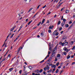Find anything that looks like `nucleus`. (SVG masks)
<instances>
[{
    "label": "nucleus",
    "mask_w": 75,
    "mask_h": 75,
    "mask_svg": "<svg viewBox=\"0 0 75 75\" xmlns=\"http://www.w3.org/2000/svg\"><path fill=\"white\" fill-rule=\"evenodd\" d=\"M50 53H51V52L50 51H49L48 52V55L50 54Z\"/></svg>",
    "instance_id": "13d9d810"
},
{
    "label": "nucleus",
    "mask_w": 75,
    "mask_h": 75,
    "mask_svg": "<svg viewBox=\"0 0 75 75\" xmlns=\"http://www.w3.org/2000/svg\"><path fill=\"white\" fill-rule=\"evenodd\" d=\"M11 35V32H10L9 33L8 35L7 36V38H8V37L10 35Z\"/></svg>",
    "instance_id": "9d476101"
},
{
    "label": "nucleus",
    "mask_w": 75,
    "mask_h": 75,
    "mask_svg": "<svg viewBox=\"0 0 75 75\" xmlns=\"http://www.w3.org/2000/svg\"><path fill=\"white\" fill-rule=\"evenodd\" d=\"M48 65H49V66H51L52 65V64H51L50 62L48 63Z\"/></svg>",
    "instance_id": "393cba45"
},
{
    "label": "nucleus",
    "mask_w": 75,
    "mask_h": 75,
    "mask_svg": "<svg viewBox=\"0 0 75 75\" xmlns=\"http://www.w3.org/2000/svg\"><path fill=\"white\" fill-rule=\"evenodd\" d=\"M38 13V12L37 13H36V14L33 16V18H34V17H35L37 15V14Z\"/></svg>",
    "instance_id": "4be33fe9"
},
{
    "label": "nucleus",
    "mask_w": 75,
    "mask_h": 75,
    "mask_svg": "<svg viewBox=\"0 0 75 75\" xmlns=\"http://www.w3.org/2000/svg\"><path fill=\"white\" fill-rule=\"evenodd\" d=\"M56 33H57V30H55L53 33H52L53 35H55V34H56Z\"/></svg>",
    "instance_id": "7ed1b4c3"
},
{
    "label": "nucleus",
    "mask_w": 75,
    "mask_h": 75,
    "mask_svg": "<svg viewBox=\"0 0 75 75\" xmlns=\"http://www.w3.org/2000/svg\"><path fill=\"white\" fill-rule=\"evenodd\" d=\"M14 35V34H13L10 37V38H12L13 37V35Z\"/></svg>",
    "instance_id": "cd10ccee"
},
{
    "label": "nucleus",
    "mask_w": 75,
    "mask_h": 75,
    "mask_svg": "<svg viewBox=\"0 0 75 75\" xmlns=\"http://www.w3.org/2000/svg\"><path fill=\"white\" fill-rule=\"evenodd\" d=\"M6 57H4V58H3L2 60L3 61H5L6 60Z\"/></svg>",
    "instance_id": "f3484780"
},
{
    "label": "nucleus",
    "mask_w": 75,
    "mask_h": 75,
    "mask_svg": "<svg viewBox=\"0 0 75 75\" xmlns=\"http://www.w3.org/2000/svg\"><path fill=\"white\" fill-rule=\"evenodd\" d=\"M57 60H58V59L57 58H55V61H57Z\"/></svg>",
    "instance_id": "5fc2aeb1"
},
{
    "label": "nucleus",
    "mask_w": 75,
    "mask_h": 75,
    "mask_svg": "<svg viewBox=\"0 0 75 75\" xmlns=\"http://www.w3.org/2000/svg\"><path fill=\"white\" fill-rule=\"evenodd\" d=\"M71 57V56H70V55H68V56H67V59H68L69 58H70Z\"/></svg>",
    "instance_id": "6e6552de"
},
{
    "label": "nucleus",
    "mask_w": 75,
    "mask_h": 75,
    "mask_svg": "<svg viewBox=\"0 0 75 75\" xmlns=\"http://www.w3.org/2000/svg\"><path fill=\"white\" fill-rule=\"evenodd\" d=\"M38 71H39V70L38 69L36 70L35 71V72H38Z\"/></svg>",
    "instance_id": "473e14b6"
},
{
    "label": "nucleus",
    "mask_w": 75,
    "mask_h": 75,
    "mask_svg": "<svg viewBox=\"0 0 75 75\" xmlns=\"http://www.w3.org/2000/svg\"><path fill=\"white\" fill-rule=\"evenodd\" d=\"M11 57V56H10V54H9L7 58H8V57L10 58Z\"/></svg>",
    "instance_id": "c9c22d12"
},
{
    "label": "nucleus",
    "mask_w": 75,
    "mask_h": 75,
    "mask_svg": "<svg viewBox=\"0 0 75 75\" xmlns=\"http://www.w3.org/2000/svg\"><path fill=\"white\" fill-rule=\"evenodd\" d=\"M69 49L68 50V49H67L66 52H68V51H69Z\"/></svg>",
    "instance_id": "8fccbe9b"
},
{
    "label": "nucleus",
    "mask_w": 75,
    "mask_h": 75,
    "mask_svg": "<svg viewBox=\"0 0 75 75\" xmlns=\"http://www.w3.org/2000/svg\"><path fill=\"white\" fill-rule=\"evenodd\" d=\"M65 27L68 28L69 27V25L68 24H66L65 25Z\"/></svg>",
    "instance_id": "4468645a"
},
{
    "label": "nucleus",
    "mask_w": 75,
    "mask_h": 75,
    "mask_svg": "<svg viewBox=\"0 0 75 75\" xmlns=\"http://www.w3.org/2000/svg\"><path fill=\"white\" fill-rule=\"evenodd\" d=\"M65 22H63L61 24V25L62 27H64V25H65Z\"/></svg>",
    "instance_id": "f03ea898"
},
{
    "label": "nucleus",
    "mask_w": 75,
    "mask_h": 75,
    "mask_svg": "<svg viewBox=\"0 0 75 75\" xmlns=\"http://www.w3.org/2000/svg\"><path fill=\"white\" fill-rule=\"evenodd\" d=\"M62 29V28L61 27L59 29V31H61Z\"/></svg>",
    "instance_id": "58836bf2"
},
{
    "label": "nucleus",
    "mask_w": 75,
    "mask_h": 75,
    "mask_svg": "<svg viewBox=\"0 0 75 75\" xmlns=\"http://www.w3.org/2000/svg\"><path fill=\"white\" fill-rule=\"evenodd\" d=\"M28 21V19H27L26 20H25V21L26 22H27Z\"/></svg>",
    "instance_id": "bf43d9fd"
},
{
    "label": "nucleus",
    "mask_w": 75,
    "mask_h": 75,
    "mask_svg": "<svg viewBox=\"0 0 75 75\" xmlns=\"http://www.w3.org/2000/svg\"><path fill=\"white\" fill-rule=\"evenodd\" d=\"M63 3V2H62V3H61L59 5V6H61V4Z\"/></svg>",
    "instance_id": "680f3d73"
},
{
    "label": "nucleus",
    "mask_w": 75,
    "mask_h": 75,
    "mask_svg": "<svg viewBox=\"0 0 75 75\" xmlns=\"http://www.w3.org/2000/svg\"><path fill=\"white\" fill-rule=\"evenodd\" d=\"M75 64V62H73V63H72V65H74Z\"/></svg>",
    "instance_id": "0e129e2a"
},
{
    "label": "nucleus",
    "mask_w": 75,
    "mask_h": 75,
    "mask_svg": "<svg viewBox=\"0 0 75 75\" xmlns=\"http://www.w3.org/2000/svg\"><path fill=\"white\" fill-rule=\"evenodd\" d=\"M63 32H64V31H62L60 32L61 34H62V33H63Z\"/></svg>",
    "instance_id": "69168bd1"
},
{
    "label": "nucleus",
    "mask_w": 75,
    "mask_h": 75,
    "mask_svg": "<svg viewBox=\"0 0 75 75\" xmlns=\"http://www.w3.org/2000/svg\"><path fill=\"white\" fill-rule=\"evenodd\" d=\"M51 71H52V69H51L50 70H49V71H47V72H48V73L50 72H51Z\"/></svg>",
    "instance_id": "c756f323"
},
{
    "label": "nucleus",
    "mask_w": 75,
    "mask_h": 75,
    "mask_svg": "<svg viewBox=\"0 0 75 75\" xmlns=\"http://www.w3.org/2000/svg\"><path fill=\"white\" fill-rule=\"evenodd\" d=\"M32 75H35V73H33Z\"/></svg>",
    "instance_id": "774afa93"
},
{
    "label": "nucleus",
    "mask_w": 75,
    "mask_h": 75,
    "mask_svg": "<svg viewBox=\"0 0 75 75\" xmlns=\"http://www.w3.org/2000/svg\"><path fill=\"white\" fill-rule=\"evenodd\" d=\"M52 68H56V65H52Z\"/></svg>",
    "instance_id": "0eeeda50"
},
{
    "label": "nucleus",
    "mask_w": 75,
    "mask_h": 75,
    "mask_svg": "<svg viewBox=\"0 0 75 75\" xmlns=\"http://www.w3.org/2000/svg\"><path fill=\"white\" fill-rule=\"evenodd\" d=\"M63 22H64V23H65V21H67V20L63 18Z\"/></svg>",
    "instance_id": "dca6fc26"
},
{
    "label": "nucleus",
    "mask_w": 75,
    "mask_h": 75,
    "mask_svg": "<svg viewBox=\"0 0 75 75\" xmlns=\"http://www.w3.org/2000/svg\"><path fill=\"white\" fill-rule=\"evenodd\" d=\"M44 62V60L42 61H41L40 62V63H42V62Z\"/></svg>",
    "instance_id": "72a5a7b5"
},
{
    "label": "nucleus",
    "mask_w": 75,
    "mask_h": 75,
    "mask_svg": "<svg viewBox=\"0 0 75 75\" xmlns=\"http://www.w3.org/2000/svg\"><path fill=\"white\" fill-rule=\"evenodd\" d=\"M73 25H74V23H73L71 25V26H70V27H69L68 28V30H69V29H70V28H71V27H72V26H73Z\"/></svg>",
    "instance_id": "1a4fd4ad"
},
{
    "label": "nucleus",
    "mask_w": 75,
    "mask_h": 75,
    "mask_svg": "<svg viewBox=\"0 0 75 75\" xmlns=\"http://www.w3.org/2000/svg\"><path fill=\"white\" fill-rule=\"evenodd\" d=\"M57 57H61V55L59 54H58L57 56Z\"/></svg>",
    "instance_id": "5701e85b"
},
{
    "label": "nucleus",
    "mask_w": 75,
    "mask_h": 75,
    "mask_svg": "<svg viewBox=\"0 0 75 75\" xmlns=\"http://www.w3.org/2000/svg\"><path fill=\"white\" fill-rule=\"evenodd\" d=\"M32 68V67L31 66L29 67V68L30 69H31V68Z\"/></svg>",
    "instance_id": "37998d69"
},
{
    "label": "nucleus",
    "mask_w": 75,
    "mask_h": 75,
    "mask_svg": "<svg viewBox=\"0 0 75 75\" xmlns=\"http://www.w3.org/2000/svg\"><path fill=\"white\" fill-rule=\"evenodd\" d=\"M50 23V21L49 20L47 21V23Z\"/></svg>",
    "instance_id": "603ef678"
},
{
    "label": "nucleus",
    "mask_w": 75,
    "mask_h": 75,
    "mask_svg": "<svg viewBox=\"0 0 75 75\" xmlns=\"http://www.w3.org/2000/svg\"><path fill=\"white\" fill-rule=\"evenodd\" d=\"M72 54V52H70L69 53V55H71Z\"/></svg>",
    "instance_id": "aec40b11"
},
{
    "label": "nucleus",
    "mask_w": 75,
    "mask_h": 75,
    "mask_svg": "<svg viewBox=\"0 0 75 75\" xmlns=\"http://www.w3.org/2000/svg\"><path fill=\"white\" fill-rule=\"evenodd\" d=\"M44 21H45V19H43L42 20V22H43V23H44Z\"/></svg>",
    "instance_id": "de8ad7c7"
},
{
    "label": "nucleus",
    "mask_w": 75,
    "mask_h": 75,
    "mask_svg": "<svg viewBox=\"0 0 75 75\" xmlns=\"http://www.w3.org/2000/svg\"><path fill=\"white\" fill-rule=\"evenodd\" d=\"M43 69L45 71H46L47 70V67H45Z\"/></svg>",
    "instance_id": "2f4dec72"
},
{
    "label": "nucleus",
    "mask_w": 75,
    "mask_h": 75,
    "mask_svg": "<svg viewBox=\"0 0 75 75\" xmlns=\"http://www.w3.org/2000/svg\"><path fill=\"white\" fill-rule=\"evenodd\" d=\"M64 55H67V52H64Z\"/></svg>",
    "instance_id": "ea45409f"
},
{
    "label": "nucleus",
    "mask_w": 75,
    "mask_h": 75,
    "mask_svg": "<svg viewBox=\"0 0 75 75\" xmlns=\"http://www.w3.org/2000/svg\"><path fill=\"white\" fill-rule=\"evenodd\" d=\"M41 23V22H40L39 23H38V24L37 25L38 26L40 25V24Z\"/></svg>",
    "instance_id": "e433bc0d"
},
{
    "label": "nucleus",
    "mask_w": 75,
    "mask_h": 75,
    "mask_svg": "<svg viewBox=\"0 0 75 75\" xmlns=\"http://www.w3.org/2000/svg\"><path fill=\"white\" fill-rule=\"evenodd\" d=\"M32 21H33L31 20V21L29 22V23L28 24V25H30V24L31 23V22H32Z\"/></svg>",
    "instance_id": "ddd939ff"
},
{
    "label": "nucleus",
    "mask_w": 75,
    "mask_h": 75,
    "mask_svg": "<svg viewBox=\"0 0 75 75\" xmlns=\"http://www.w3.org/2000/svg\"><path fill=\"white\" fill-rule=\"evenodd\" d=\"M60 24H61V21H59L58 22L57 25H59Z\"/></svg>",
    "instance_id": "412c9836"
},
{
    "label": "nucleus",
    "mask_w": 75,
    "mask_h": 75,
    "mask_svg": "<svg viewBox=\"0 0 75 75\" xmlns=\"http://www.w3.org/2000/svg\"><path fill=\"white\" fill-rule=\"evenodd\" d=\"M14 29L13 28H11L10 29V31H13V30H14Z\"/></svg>",
    "instance_id": "a211bd4d"
},
{
    "label": "nucleus",
    "mask_w": 75,
    "mask_h": 75,
    "mask_svg": "<svg viewBox=\"0 0 75 75\" xmlns=\"http://www.w3.org/2000/svg\"><path fill=\"white\" fill-rule=\"evenodd\" d=\"M62 42H60L59 43V44H60V45H61L62 44Z\"/></svg>",
    "instance_id": "e2e57ef3"
},
{
    "label": "nucleus",
    "mask_w": 75,
    "mask_h": 75,
    "mask_svg": "<svg viewBox=\"0 0 75 75\" xmlns=\"http://www.w3.org/2000/svg\"><path fill=\"white\" fill-rule=\"evenodd\" d=\"M50 68L49 67H48L47 68V70H49V69H50Z\"/></svg>",
    "instance_id": "052dcab7"
},
{
    "label": "nucleus",
    "mask_w": 75,
    "mask_h": 75,
    "mask_svg": "<svg viewBox=\"0 0 75 75\" xmlns=\"http://www.w3.org/2000/svg\"><path fill=\"white\" fill-rule=\"evenodd\" d=\"M41 36V37H43L44 36V33L42 32L40 33Z\"/></svg>",
    "instance_id": "9b49d317"
},
{
    "label": "nucleus",
    "mask_w": 75,
    "mask_h": 75,
    "mask_svg": "<svg viewBox=\"0 0 75 75\" xmlns=\"http://www.w3.org/2000/svg\"><path fill=\"white\" fill-rule=\"evenodd\" d=\"M67 36H64L62 38V39L63 40H66V39H67Z\"/></svg>",
    "instance_id": "20e7f679"
},
{
    "label": "nucleus",
    "mask_w": 75,
    "mask_h": 75,
    "mask_svg": "<svg viewBox=\"0 0 75 75\" xmlns=\"http://www.w3.org/2000/svg\"><path fill=\"white\" fill-rule=\"evenodd\" d=\"M57 47H58V45H56V46L55 47V48L54 49V50H57Z\"/></svg>",
    "instance_id": "f8f14e48"
},
{
    "label": "nucleus",
    "mask_w": 75,
    "mask_h": 75,
    "mask_svg": "<svg viewBox=\"0 0 75 75\" xmlns=\"http://www.w3.org/2000/svg\"><path fill=\"white\" fill-rule=\"evenodd\" d=\"M23 11L21 10V14H23Z\"/></svg>",
    "instance_id": "6e6d98bb"
},
{
    "label": "nucleus",
    "mask_w": 75,
    "mask_h": 75,
    "mask_svg": "<svg viewBox=\"0 0 75 75\" xmlns=\"http://www.w3.org/2000/svg\"><path fill=\"white\" fill-rule=\"evenodd\" d=\"M55 69H54L52 71V72L53 73L54 71H55Z\"/></svg>",
    "instance_id": "a19ab883"
},
{
    "label": "nucleus",
    "mask_w": 75,
    "mask_h": 75,
    "mask_svg": "<svg viewBox=\"0 0 75 75\" xmlns=\"http://www.w3.org/2000/svg\"><path fill=\"white\" fill-rule=\"evenodd\" d=\"M63 50H64V51H66L67 50V48L65 47L63 49Z\"/></svg>",
    "instance_id": "423d86ee"
},
{
    "label": "nucleus",
    "mask_w": 75,
    "mask_h": 75,
    "mask_svg": "<svg viewBox=\"0 0 75 75\" xmlns=\"http://www.w3.org/2000/svg\"><path fill=\"white\" fill-rule=\"evenodd\" d=\"M32 9H33V8H31L28 11V13L30 12L32 10Z\"/></svg>",
    "instance_id": "bb28decb"
},
{
    "label": "nucleus",
    "mask_w": 75,
    "mask_h": 75,
    "mask_svg": "<svg viewBox=\"0 0 75 75\" xmlns=\"http://www.w3.org/2000/svg\"><path fill=\"white\" fill-rule=\"evenodd\" d=\"M75 46H73V47L72 49V50H74V49H75Z\"/></svg>",
    "instance_id": "a18cd8bd"
},
{
    "label": "nucleus",
    "mask_w": 75,
    "mask_h": 75,
    "mask_svg": "<svg viewBox=\"0 0 75 75\" xmlns=\"http://www.w3.org/2000/svg\"><path fill=\"white\" fill-rule=\"evenodd\" d=\"M52 50V47H50L49 48V50L50 51H51V50Z\"/></svg>",
    "instance_id": "79ce46f5"
},
{
    "label": "nucleus",
    "mask_w": 75,
    "mask_h": 75,
    "mask_svg": "<svg viewBox=\"0 0 75 75\" xmlns=\"http://www.w3.org/2000/svg\"><path fill=\"white\" fill-rule=\"evenodd\" d=\"M56 50H55V49L53 50L52 53V56H51L52 58V57H55V54H56L55 51Z\"/></svg>",
    "instance_id": "f257e3e1"
},
{
    "label": "nucleus",
    "mask_w": 75,
    "mask_h": 75,
    "mask_svg": "<svg viewBox=\"0 0 75 75\" xmlns=\"http://www.w3.org/2000/svg\"><path fill=\"white\" fill-rule=\"evenodd\" d=\"M48 32L49 33H51V30H49Z\"/></svg>",
    "instance_id": "7c9ffc66"
},
{
    "label": "nucleus",
    "mask_w": 75,
    "mask_h": 75,
    "mask_svg": "<svg viewBox=\"0 0 75 75\" xmlns=\"http://www.w3.org/2000/svg\"><path fill=\"white\" fill-rule=\"evenodd\" d=\"M49 29H52V27H51L50 26L49 28Z\"/></svg>",
    "instance_id": "3c124183"
},
{
    "label": "nucleus",
    "mask_w": 75,
    "mask_h": 75,
    "mask_svg": "<svg viewBox=\"0 0 75 75\" xmlns=\"http://www.w3.org/2000/svg\"><path fill=\"white\" fill-rule=\"evenodd\" d=\"M65 13L67 14V13H69V11L68 10H67L66 11Z\"/></svg>",
    "instance_id": "2eb2a0df"
},
{
    "label": "nucleus",
    "mask_w": 75,
    "mask_h": 75,
    "mask_svg": "<svg viewBox=\"0 0 75 75\" xmlns=\"http://www.w3.org/2000/svg\"><path fill=\"white\" fill-rule=\"evenodd\" d=\"M42 69H41L40 71V73H41V72H42Z\"/></svg>",
    "instance_id": "4c0bfd02"
},
{
    "label": "nucleus",
    "mask_w": 75,
    "mask_h": 75,
    "mask_svg": "<svg viewBox=\"0 0 75 75\" xmlns=\"http://www.w3.org/2000/svg\"><path fill=\"white\" fill-rule=\"evenodd\" d=\"M59 64V62H57V63L56 64V65H57V66H58Z\"/></svg>",
    "instance_id": "c85d7f7f"
},
{
    "label": "nucleus",
    "mask_w": 75,
    "mask_h": 75,
    "mask_svg": "<svg viewBox=\"0 0 75 75\" xmlns=\"http://www.w3.org/2000/svg\"><path fill=\"white\" fill-rule=\"evenodd\" d=\"M62 72H63V70H62V71H61L60 73V74H61Z\"/></svg>",
    "instance_id": "864d4df0"
},
{
    "label": "nucleus",
    "mask_w": 75,
    "mask_h": 75,
    "mask_svg": "<svg viewBox=\"0 0 75 75\" xmlns=\"http://www.w3.org/2000/svg\"><path fill=\"white\" fill-rule=\"evenodd\" d=\"M73 17L74 18H75V15H73Z\"/></svg>",
    "instance_id": "338daca9"
},
{
    "label": "nucleus",
    "mask_w": 75,
    "mask_h": 75,
    "mask_svg": "<svg viewBox=\"0 0 75 75\" xmlns=\"http://www.w3.org/2000/svg\"><path fill=\"white\" fill-rule=\"evenodd\" d=\"M64 42L63 43H62V46H64Z\"/></svg>",
    "instance_id": "09e8293b"
},
{
    "label": "nucleus",
    "mask_w": 75,
    "mask_h": 75,
    "mask_svg": "<svg viewBox=\"0 0 75 75\" xmlns=\"http://www.w3.org/2000/svg\"><path fill=\"white\" fill-rule=\"evenodd\" d=\"M65 7H63V8H62L61 9V10L60 11H62V10H64V9H65Z\"/></svg>",
    "instance_id": "6ab92c4d"
},
{
    "label": "nucleus",
    "mask_w": 75,
    "mask_h": 75,
    "mask_svg": "<svg viewBox=\"0 0 75 75\" xmlns=\"http://www.w3.org/2000/svg\"><path fill=\"white\" fill-rule=\"evenodd\" d=\"M65 45H67L68 44V42H65V43H64Z\"/></svg>",
    "instance_id": "b1692460"
},
{
    "label": "nucleus",
    "mask_w": 75,
    "mask_h": 75,
    "mask_svg": "<svg viewBox=\"0 0 75 75\" xmlns=\"http://www.w3.org/2000/svg\"><path fill=\"white\" fill-rule=\"evenodd\" d=\"M55 35H58V33L57 32V33L55 34Z\"/></svg>",
    "instance_id": "49530a36"
},
{
    "label": "nucleus",
    "mask_w": 75,
    "mask_h": 75,
    "mask_svg": "<svg viewBox=\"0 0 75 75\" xmlns=\"http://www.w3.org/2000/svg\"><path fill=\"white\" fill-rule=\"evenodd\" d=\"M22 72V70H21L19 71V73L20 74H21Z\"/></svg>",
    "instance_id": "f704fd0d"
},
{
    "label": "nucleus",
    "mask_w": 75,
    "mask_h": 75,
    "mask_svg": "<svg viewBox=\"0 0 75 75\" xmlns=\"http://www.w3.org/2000/svg\"><path fill=\"white\" fill-rule=\"evenodd\" d=\"M46 5H45V6H43V7H42V8H45V7H46Z\"/></svg>",
    "instance_id": "4d7b16f0"
},
{
    "label": "nucleus",
    "mask_w": 75,
    "mask_h": 75,
    "mask_svg": "<svg viewBox=\"0 0 75 75\" xmlns=\"http://www.w3.org/2000/svg\"><path fill=\"white\" fill-rule=\"evenodd\" d=\"M58 72H59V70H58V69H57L56 71V73H58Z\"/></svg>",
    "instance_id": "a878e982"
},
{
    "label": "nucleus",
    "mask_w": 75,
    "mask_h": 75,
    "mask_svg": "<svg viewBox=\"0 0 75 75\" xmlns=\"http://www.w3.org/2000/svg\"><path fill=\"white\" fill-rule=\"evenodd\" d=\"M21 28L20 27L19 29L18 30V32H19V31H20V30H21Z\"/></svg>",
    "instance_id": "c03bdc74"
},
{
    "label": "nucleus",
    "mask_w": 75,
    "mask_h": 75,
    "mask_svg": "<svg viewBox=\"0 0 75 75\" xmlns=\"http://www.w3.org/2000/svg\"><path fill=\"white\" fill-rule=\"evenodd\" d=\"M13 68H12L9 69V70L10 71V72H11L13 70Z\"/></svg>",
    "instance_id": "39448f33"
}]
</instances>
